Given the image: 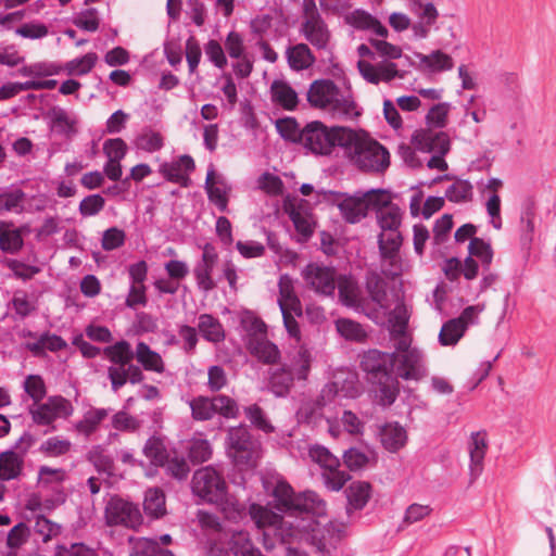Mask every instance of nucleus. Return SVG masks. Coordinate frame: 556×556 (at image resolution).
Masks as SVG:
<instances>
[{
    "mask_svg": "<svg viewBox=\"0 0 556 556\" xmlns=\"http://www.w3.org/2000/svg\"><path fill=\"white\" fill-rule=\"evenodd\" d=\"M231 457L236 465L247 468H253L257 465L261 457V445L257 441L247 447H241L238 452H231Z\"/></svg>",
    "mask_w": 556,
    "mask_h": 556,
    "instance_id": "nucleus-47",
    "label": "nucleus"
},
{
    "mask_svg": "<svg viewBox=\"0 0 556 556\" xmlns=\"http://www.w3.org/2000/svg\"><path fill=\"white\" fill-rule=\"evenodd\" d=\"M253 518L257 527H268L273 531L274 536H279L282 542H288L295 534V528L283 520V518L264 507L253 506Z\"/></svg>",
    "mask_w": 556,
    "mask_h": 556,
    "instance_id": "nucleus-13",
    "label": "nucleus"
},
{
    "mask_svg": "<svg viewBox=\"0 0 556 556\" xmlns=\"http://www.w3.org/2000/svg\"><path fill=\"white\" fill-rule=\"evenodd\" d=\"M108 377L114 392H117L127 382L137 384L142 382L144 379L142 369L139 366L131 364V362L125 367H109Z\"/></svg>",
    "mask_w": 556,
    "mask_h": 556,
    "instance_id": "nucleus-20",
    "label": "nucleus"
},
{
    "mask_svg": "<svg viewBox=\"0 0 556 556\" xmlns=\"http://www.w3.org/2000/svg\"><path fill=\"white\" fill-rule=\"evenodd\" d=\"M306 99L312 108L321 110L337 119H354L361 115L353 94L341 90L330 79L314 80L309 85Z\"/></svg>",
    "mask_w": 556,
    "mask_h": 556,
    "instance_id": "nucleus-2",
    "label": "nucleus"
},
{
    "mask_svg": "<svg viewBox=\"0 0 556 556\" xmlns=\"http://www.w3.org/2000/svg\"><path fill=\"white\" fill-rule=\"evenodd\" d=\"M24 469V460L13 453L4 451L0 453V481L18 479Z\"/></svg>",
    "mask_w": 556,
    "mask_h": 556,
    "instance_id": "nucleus-30",
    "label": "nucleus"
},
{
    "mask_svg": "<svg viewBox=\"0 0 556 556\" xmlns=\"http://www.w3.org/2000/svg\"><path fill=\"white\" fill-rule=\"evenodd\" d=\"M34 533L43 543H47L61 533V526L42 515H38L35 519Z\"/></svg>",
    "mask_w": 556,
    "mask_h": 556,
    "instance_id": "nucleus-49",
    "label": "nucleus"
},
{
    "mask_svg": "<svg viewBox=\"0 0 556 556\" xmlns=\"http://www.w3.org/2000/svg\"><path fill=\"white\" fill-rule=\"evenodd\" d=\"M488 447V434L485 431L471 433L468 442V452L470 456L469 469L472 480L477 479L483 470V462Z\"/></svg>",
    "mask_w": 556,
    "mask_h": 556,
    "instance_id": "nucleus-16",
    "label": "nucleus"
},
{
    "mask_svg": "<svg viewBox=\"0 0 556 556\" xmlns=\"http://www.w3.org/2000/svg\"><path fill=\"white\" fill-rule=\"evenodd\" d=\"M293 381L292 370L281 367L271 371L268 388L276 396H286L290 392Z\"/></svg>",
    "mask_w": 556,
    "mask_h": 556,
    "instance_id": "nucleus-35",
    "label": "nucleus"
},
{
    "mask_svg": "<svg viewBox=\"0 0 556 556\" xmlns=\"http://www.w3.org/2000/svg\"><path fill=\"white\" fill-rule=\"evenodd\" d=\"M241 324L247 332V341H257L267 337V326L261 318L247 316L242 318Z\"/></svg>",
    "mask_w": 556,
    "mask_h": 556,
    "instance_id": "nucleus-59",
    "label": "nucleus"
},
{
    "mask_svg": "<svg viewBox=\"0 0 556 556\" xmlns=\"http://www.w3.org/2000/svg\"><path fill=\"white\" fill-rule=\"evenodd\" d=\"M191 416L194 420L205 421L214 417V404L212 397L199 395L189 402Z\"/></svg>",
    "mask_w": 556,
    "mask_h": 556,
    "instance_id": "nucleus-46",
    "label": "nucleus"
},
{
    "mask_svg": "<svg viewBox=\"0 0 556 556\" xmlns=\"http://www.w3.org/2000/svg\"><path fill=\"white\" fill-rule=\"evenodd\" d=\"M271 100L285 110L292 111L298 105V93L283 80H274L270 86Z\"/></svg>",
    "mask_w": 556,
    "mask_h": 556,
    "instance_id": "nucleus-28",
    "label": "nucleus"
},
{
    "mask_svg": "<svg viewBox=\"0 0 556 556\" xmlns=\"http://www.w3.org/2000/svg\"><path fill=\"white\" fill-rule=\"evenodd\" d=\"M130 556H175L169 549L161 547L154 539H130Z\"/></svg>",
    "mask_w": 556,
    "mask_h": 556,
    "instance_id": "nucleus-34",
    "label": "nucleus"
},
{
    "mask_svg": "<svg viewBox=\"0 0 556 556\" xmlns=\"http://www.w3.org/2000/svg\"><path fill=\"white\" fill-rule=\"evenodd\" d=\"M194 167V161L190 155H181L176 161L161 165L160 173L168 181L179 184L182 187H188L190 180L189 173H191Z\"/></svg>",
    "mask_w": 556,
    "mask_h": 556,
    "instance_id": "nucleus-17",
    "label": "nucleus"
},
{
    "mask_svg": "<svg viewBox=\"0 0 556 556\" xmlns=\"http://www.w3.org/2000/svg\"><path fill=\"white\" fill-rule=\"evenodd\" d=\"M244 413L249 421L258 430L265 433L275 431V427L268 420L264 409L257 404H252L244 408Z\"/></svg>",
    "mask_w": 556,
    "mask_h": 556,
    "instance_id": "nucleus-50",
    "label": "nucleus"
},
{
    "mask_svg": "<svg viewBox=\"0 0 556 556\" xmlns=\"http://www.w3.org/2000/svg\"><path fill=\"white\" fill-rule=\"evenodd\" d=\"M295 513H312L321 515L325 513L326 503L314 491H305L296 494Z\"/></svg>",
    "mask_w": 556,
    "mask_h": 556,
    "instance_id": "nucleus-37",
    "label": "nucleus"
},
{
    "mask_svg": "<svg viewBox=\"0 0 556 556\" xmlns=\"http://www.w3.org/2000/svg\"><path fill=\"white\" fill-rule=\"evenodd\" d=\"M105 520L109 526H124L135 529L141 525L139 508L121 497H112L105 506Z\"/></svg>",
    "mask_w": 556,
    "mask_h": 556,
    "instance_id": "nucleus-11",
    "label": "nucleus"
},
{
    "mask_svg": "<svg viewBox=\"0 0 556 556\" xmlns=\"http://www.w3.org/2000/svg\"><path fill=\"white\" fill-rule=\"evenodd\" d=\"M227 440L230 455L231 452H238L241 447H247L248 445H251V443L255 442L244 426L230 428Z\"/></svg>",
    "mask_w": 556,
    "mask_h": 556,
    "instance_id": "nucleus-52",
    "label": "nucleus"
},
{
    "mask_svg": "<svg viewBox=\"0 0 556 556\" xmlns=\"http://www.w3.org/2000/svg\"><path fill=\"white\" fill-rule=\"evenodd\" d=\"M198 329L208 342L219 343L225 340V329L222 323L211 314L199 316Z\"/></svg>",
    "mask_w": 556,
    "mask_h": 556,
    "instance_id": "nucleus-31",
    "label": "nucleus"
},
{
    "mask_svg": "<svg viewBox=\"0 0 556 556\" xmlns=\"http://www.w3.org/2000/svg\"><path fill=\"white\" fill-rule=\"evenodd\" d=\"M370 46L376 50L377 54L384 60L372 64L365 60L357 62V68L362 77L374 85L380 83H390L399 78H405L407 72L400 70L393 60L400 59L403 55V50L400 46H395L382 39H369Z\"/></svg>",
    "mask_w": 556,
    "mask_h": 556,
    "instance_id": "nucleus-4",
    "label": "nucleus"
},
{
    "mask_svg": "<svg viewBox=\"0 0 556 556\" xmlns=\"http://www.w3.org/2000/svg\"><path fill=\"white\" fill-rule=\"evenodd\" d=\"M276 508L283 513L295 514L296 494L286 482H278L274 489Z\"/></svg>",
    "mask_w": 556,
    "mask_h": 556,
    "instance_id": "nucleus-39",
    "label": "nucleus"
},
{
    "mask_svg": "<svg viewBox=\"0 0 556 556\" xmlns=\"http://www.w3.org/2000/svg\"><path fill=\"white\" fill-rule=\"evenodd\" d=\"M312 361L311 351L305 345H300L291 361L292 370L299 380L307 378Z\"/></svg>",
    "mask_w": 556,
    "mask_h": 556,
    "instance_id": "nucleus-48",
    "label": "nucleus"
},
{
    "mask_svg": "<svg viewBox=\"0 0 556 556\" xmlns=\"http://www.w3.org/2000/svg\"><path fill=\"white\" fill-rule=\"evenodd\" d=\"M144 513L153 518H160L166 513L165 494L159 489H149L143 501Z\"/></svg>",
    "mask_w": 556,
    "mask_h": 556,
    "instance_id": "nucleus-40",
    "label": "nucleus"
},
{
    "mask_svg": "<svg viewBox=\"0 0 556 556\" xmlns=\"http://www.w3.org/2000/svg\"><path fill=\"white\" fill-rule=\"evenodd\" d=\"M288 64L293 71H303L312 67L316 58L307 43L300 42L286 50Z\"/></svg>",
    "mask_w": 556,
    "mask_h": 556,
    "instance_id": "nucleus-24",
    "label": "nucleus"
},
{
    "mask_svg": "<svg viewBox=\"0 0 556 556\" xmlns=\"http://www.w3.org/2000/svg\"><path fill=\"white\" fill-rule=\"evenodd\" d=\"M412 142L415 148L426 153L447 154L451 149L450 137L444 131L420 129L413 135Z\"/></svg>",
    "mask_w": 556,
    "mask_h": 556,
    "instance_id": "nucleus-14",
    "label": "nucleus"
},
{
    "mask_svg": "<svg viewBox=\"0 0 556 556\" xmlns=\"http://www.w3.org/2000/svg\"><path fill=\"white\" fill-rule=\"evenodd\" d=\"M305 287L318 295L331 296L337 288V270L321 263H309L301 271Z\"/></svg>",
    "mask_w": 556,
    "mask_h": 556,
    "instance_id": "nucleus-8",
    "label": "nucleus"
},
{
    "mask_svg": "<svg viewBox=\"0 0 556 556\" xmlns=\"http://www.w3.org/2000/svg\"><path fill=\"white\" fill-rule=\"evenodd\" d=\"M469 256L481 261L482 266L489 268L493 258V251L490 243L481 238H472L469 242Z\"/></svg>",
    "mask_w": 556,
    "mask_h": 556,
    "instance_id": "nucleus-54",
    "label": "nucleus"
},
{
    "mask_svg": "<svg viewBox=\"0 0 556 556\" xmlns=\"http://www.w3.org/2000/svg\"><path fill=\"white\" fill-rule=\"evenodd\" d=\"M410 314L403 301H400L389 313L390 331L401 332L408 327Z\"/></svg>",
    "mask_w": 556,
    "mask_h": 556,
    "instance_id": "nucleus-53",
    "label": "nucleus"
},
{
    "mask_svg": "<svg viewBox=\"0 0 556 556\" xmlns=\"http://www.w3.org/2000/svg\"><path fill=\"white\" fill-rule=\"evenodd\" d=\"M247 349L251 355L266 365L276 364L280 359V351L267 337L261 340L247 341Z\"/></svg>",
    "mask_w": 556,
    "mask_h": 556,
    "instance_id": "nucleus-26",
    "label": "nucleus"
},
{
    "mask_svg": "<svg viewBox=\"0 0 556 556\" xmlns=\"http://www.w3.org/2000/svg\"><path fill=\"white\" fill-rule=\"evenodd\" d=\"M276 128L286 140L299 143L302 142V129L294 118L288 117L278 119L276 122Z\"/></svg>",
    "mask_w": 556,
    "mask_h": 556,
    "instance_id": "nucleus-61",
    "label": "nucleus"
},
{
    "mask_svg": "<svg viewBox=\"0 0 556 556\" xmlns=\"http://www.w3.org/2000/svg\"><path fill=\"white\" fill-rule=\"evenodd\" d=\"M135 358L147 371L163 374L165 363L162 356L153 351L146 342H138L135 350Z\"/></svg>",
    "mask_w": 556,
    "mask_h": 556,
    "instance_id": "nucleus-27",
    "label": "nucleus"
},
{
    "mask_svg": "<svg viewBox=\"0 0 556 556\" xmlns=\"http://www.w3.org/2000/svg\"><path fill=\"white\" fill-rule=\"evenodd\" d=\"M396 362L395 353H386L379 350H368L361 355V369L366 374L368 382L383 379L393 374Z\"/></svg>",
    "mask_w": 556,
    "mask_h": 556,
    "instance_id": "nucleus-10",
    "label": "nucleus"
},
{
    "mask_svg": "<svg viewBox=\"0 0 556 556\" xmlns=\"http://www.w3.org/2000/svg\"><path fill=\"white\" fill-rule=\"evenodd\" d=\"M338 332L346 340L363 342L367 338L364 327L352 319L341 318L336 323Z\"/></svg>",
    "mask_w": 556,
    "mask_h": 556,
    "instance_id": "nucleus-45",
    "label": "nucleus"
},
{
    "mask_svg": "<svg viewBox=\"0 0 556 556\" xmlns=\"http://www.w3.org/2000/svg\"><path fill=\"white\" fill-rule=\"evenodd\" d=\"M12 223L0 222V249L7 253H16L23 247L20 229H12Z\"/></svg>",
    "mask_w": 556,
    "mask_h": 556,
    "instance_id": "nucleus-36",
    "label": "nucleus"
},
{
    "mask_svg": "<svg viewBox=\"0 0 556 556\" xmlns=\"http://www.w3.org/2000/svg\"><path fill=\"white\" fill-rule=\"evenodd\" d=\"M103 355L112 363L111 367H125L135 358V351L126 340L105 346Z\"/></svg>",
    "mask_w": 556,
    "mask_h": 556,
    "instance_id": "nucleus-29",
    "label": "nucleus"
},
{
    "mask_svg": "<svg viewBox=\"0 0 556 556\" xmlns=\"http://www.w3.org/2000/svg\"><path fill=\"white\" fill-rule=\"evenodd\" d=\"M135 144L146 152H155L162 149L164 139L160 132L146 129L137 137Z\"/></svg>",
    "mask_w": 556,
    "mask_h": 556,
    "instance_id": "nucleus-55",
    "label": "nucleus"
},
{
    "mask_svg": "<svg viewBox=\"0 0 556 556\" xmlns=\"http://www.w3.org/2000/svg\"><path fill=\"white\" fill-rule=\"evenodd\" d=\"M351 129L343 126L328 127L314 121L302 128L301 144L311 153L330 156L337 149H345Z\"/></svg>",
    "mask_w": 556,
    "mask_h": 556,
    "instance_id": "nucleus-5",
    "label": "nucleus"
},
{
    "mask_svg": "<svg viewBox=\"0 0 556 556\" xmlns=\"http://www.w3.org/2000/svg\"><path fill=\"white\" fill-rule=\"evenodd\" d=\"M108 415L109 410L105 408H91L84 414L83 419L74 425V428L79 434L88 438L98 430Z\"/></svg>",
    "mask_w": 556,
    "mask_h": 556,
    "instance_id": "nucleus-32",
    "label": "nucleus"
},
{
    "mask_svg": "<svg viewBox=\"0 0 556 556\" xmlns=\"http://www.w3.org/2000/svg\"><path fill=\"white\" fill-rule=\"evenodd\" d=\"M369 191L363 197H350L339 204L343 218L351 224L358 223L366 217L368 210H371Z\"/></svg>",
    "mask_w": 556,
    "mask_h": 556,
    "instance_id": "nucleus-19",
    "label": "nucleus"
},
{
    "mask_svg": "<svg viewBox=\"0 0 556 556\" xmlns=\"http://www.w3.org/2000/svg\"><path fill=\"white\" fill-rule=\"evenodd\" d=\"M74 413L70 400L61 396H49L45 403H34L29 407L33 421L38 426H49L58 418H67Z\"/></svg>",
    "mask_w": 556,
    "mask_h": 556,
    "instance_id": "nucleus-9",
    "label": "nucleus"
},
{
    "mask_svg": "<svg viewBox=\"0 0 556 556\" xmlns=\"http://www.w3.org/2000/svg\"><path fill=\"white\" fill-rule=\"evenodd\" d=\"M191 488L195 495L208 503H220L227 493L223 476L212 466H205L194 471Z\"/></svg>",
    "mask_w": 556,
    "mask_h": 556,
    "instance_id": "nucleus-7",
    "label": "nucleus"
},
{
    "mask_svg": "<svg viewBox=\"0 0 556 556\" xmlns=\"http://www.w3.org/2000/svg\"><path fill=\"white\" fill-rule=\"evenodd\" d=\"M370 383L378 387V397L381 405L388 406L394 403L399 394V382L393 374Z\"/></svg>",
    "mask_w": 556,
    "mask_h": 556,
    "instance_id": "nucleus-42",
    "label": "nucleus"
},
{
    "mask_svg": "<svg viewBox=\"0 0 556 556\" xmlns=\"http://www.w3.org/2000/svg\"><path fill=\"white\" fill-rule=\"evenodd\" d=\"M88 459L99 472L111 475L114 469L113 459L101 446H94L88 453Z\"/></svg>",
    "mask_w": 556,
    "mask_h": 556,
    "instance_id": "nucleus-64",
    "label": "nucleus"
},
{
    "mask_svg": "<svg viewBox=\"0 0 556 556\" xmlns=\"http://www.w3.org/2000/svg\"><path fill=\"white\" fill-rule=\"evenodd\" d=\"M417 58L432 72L450 71L454 66L453 59L441 50H435L430 54L418 53Z\"/></svg>",
    "mask_w": 556,
    "mask_h": 556,
    "instance_id": "nucleus-43",
    "label": "nucleus"
},
{
    "mask_svg": "<svg viewBox=\"0 0 556 556\" xmlns=\"http://www.w3.org/2000/svg\"><path fill=\"white\" fill-rule=\"evenodd\" d=\"M337 288L339 299L343 305L365 313L370 319H376L378 317V309L368 311L366 308L361 296L358 285L352 276H338Z\"/></svg>",
    "mask_w": 556,
    "mask_h": 556,
    "instance_id": "nucleus-12",
    "label": "nucleus"
},
{
    "mask_svg": "<svg viewBox=\"0 0 556 556\" xmlns=\"http://www.w3.org/2000/svg\"><path fill=\"white\" fill-rule=\"evenodd\" d=\"M379 438L382 446L389 452H397L407 441L406 430L397 422H388L380 428Z\"/></svg>",
    "mask_w": 556,
    "mask_h": 556,
    "instance_id": "nucleus-25",
    "label": "nucleus"
},
{
    "mask_svg": "<svg viewBox=\"0 0 556 556\" xmlns=\"http://www.w3.org/2000/svg\"><path fill=\"white\" fill-rule=\"evenodd\" d=\"M311 459L318 464L324 470L336 469L340 467L339 459L332 455L326 447L320 445L312 446L308 451Z\"/></svg>",
    "mask_w": 556,
    "mask_h": 556,
    "instance_id": "nucleus-57",
    "label": "nucleus"
},
{
    "mask_svg": "<svg viewBox=\"0 0 556 556\" xmlns=\"http://www.w3.org/2000/svg\"><path fill=\"white\" fill-rule=\"evenodd\" d=\"M387 285L384 280L378 274H371L367 277L366 289L372 302H375L380 308L388 309L387 303Z\"/></svg>",
    "mask_w": 556,
    "mask_h": 556,
    "instance_id": "nucleus-41",
    "label": "nucleus"
},
{
    "mask_svg": "<svg viewBox=\"0 0 556 556\" xmlns=\"http://www.w3.org/2000/svg\"><path fill=\"white\" fill-rule=\"evenodd\" d=\"M445 197L454 203L469 201L472 198V185L467 180L457 179L446 189Z\"/></svg>",
    "mask_w": 556,
    "mask_h": 556,
    "instance_id": "nucleus-56",
    "label": "nucleus"
},
{
    "mask_svg": "<svg viewBox=\"0 0 556 556\" xmlns=\"http://www.w3.org/2000/svg\"><path fill=\"white\" fill-rule=\"evenodd\" d=\"M299 33L316 50H330L331 30L319 13L315 0H303Z\"/></svg>",
    "mask_w": 556,
    "mask_h": 556,
    "instance_id": "nucleus-6",
    "label": "nucleus"
},
{
    "mask_svg": "<svg viewBox=\"0 0 556 556\" xmlns=\"http://www.w3.org/2000/svg\"><path fill=\"white\" fill-rule=\"evenodd\" d=\"M279 296L278 305L281 312L293 311L299 317L302 316V303L295 293L293 279L289 275H282L278 282Z\"/></svg>",
    "mask_w": 556,
    "mask_h": 556,
    "instance_id": "nucleus-21",
    "label": "nucleus"
},
{
    "mask_svg": "<svg viewBox=\"0 0 556 556\" xmlns=\"http://www.w3.org/2000/svg\"><path fill=\"white\" fill-rule=\"evenodd\" d=\"M396 361L400 362V376L405 380H420L427 375L424 355L418 349H413L400 356L396 355Z\"/></svg>",
    "mask_w": 556,
    "mask_h": 556,
    "instance_id": "nucleus-18",
    "label": "nucleus"
},
{
    "mask_svg": "<svg viewBox=\"0 0 556 556\" xmlns=\"http://www.w3.org/2000/svg\"><path fill=\"white\" fill-rule=\"evenodd\" d=\"M466 330L459 325V320L454 318L446 321L439 333V340L442 345H453L458 342Z\"/></svg>",
    "mask_w": 556,
    "mask_h": 556,
    "instance_id": "nucleus-60",
    "label": "nucleus"
},
{
    "mask_svg": "<svg viewBox=\"0 0 556 556\" xmlns=\"http://www.w3.org/2000/svg\"><path fill=\"white\" fill-rule=\"evenodd\" d=\"M52 131L71 138L77 132V118L60 106H53L47 112Z\"/></svg>",
    "mask_w": 556,
    "mask_h": 556,
    "instance_id": "nucleus-22",
    "label": "nucleus"
},
{
    "mask_svg": "<svg viewBox=\"0 0 556 556\" xmlns=\"http://www.w3.org/2000/svg\"><path fill=\"white\" fill-rule=\"evenodd\" d=\"M24 390L34 403L41 402L47 395L46 383L39 375L27 376L24 381Z\"/></svg>",
    "mask_w": 556,
    "mask_h": 556,
    "instance_id": "nucleus-63",
    "label": "nucleus"
},
{
    "mask_svg": "<svg viewBox=\"0 0 556 556\" xmlns=\"http://www.w3.org/2000/svg\"><path fill=\"white\" fill-rule=\"evenodd\" d=\"M214 412L227 419L239 416V406L237 402L228 395L219 394L212 397Z\"/></svg>",
    "mask_w": 556,
    "mask_h": 556,
    "instance_id": "nucleus-58",
    "label": "nucleus"
},
{
    "mask_svg": "<svg viewBox=\"0 0 556 556\" xmlns=\"http://www.w3.org/2000/svg\"><path fill=\"white\" fill-rule=\"evenodd\" d=\"M105 206V199L99 194H89L85 197L78 206L79 214L83 217H91L98 215Z\"/></svg>",
    "mask_w": 556,
    "mask_h": 556,
    "instance_id": "nucleus-62",
    "label": "nucleus"
},
{
    "mask_svg": "<svg viewBox=\"0 0 556 556\" xmlns=\"http://www.w3.org/2000/svg\"><path fill=\"white\" fill-rule=\"evenodd\" d=\"M534 218H535V207L534 203L529 201L525 204L521 217H520V228H521V237L520 241L525 249L529 250L534 235Z\"/></svg>",
    "mask_w": 556,
    "mask_h": 556,
    "instance_id": "nucleus-38",
    "label": "nucleus"
},
{
    "mask_svg": "<svg viewBox=\"0 0 556 556\" xmlns=\"http://www.w3.org/2000/svg\"><path fill=\"white\" fill-rule=\"evenodd\" d=\"M348 510L362 509L370 498L371 485L366 481H354L345 490Z\"/></svg>",
    "mask_w": 556,
    "mask_h": 556,
    "instance_id": "nucleus-33",
    "label": "nucleus"
},
{
    "mask_svg": "<svg viewBox=\"0 0 556 556\" xmlns=\"http://www.w3.org/2000/svg\"><path fill=\"white\" fill-rule=\"evenodd\" d=\"M205 189L208 200L214 203L220 212H226L228 206V191L230 188L226 185L224 179L216 177L214 169L207 172Z\"/></svg>",
    "mask_w": 556,
    "mask_h": 556,
    "instance_id": "nucleus-23",
    "label": "nucleus"
},
{
    "mask_svg": "<svg viewBox=\"0 0 556 556\" xmlns=\"http://www.w3.org/2000/svg\"><path fill=\"white\" fill-rule=\"evenodd\" d=\"M344 155L358 169L369 173H382L390 165L388 150L365 131H350Z\"/></svg>",
    "mask_w": 556,
    "mask_h": 556,
    "instance_id": "nucleus-3",
    "label": "nucleus"
},
{
    "mask_svg": "<svg viewBox=\"0 0 556 556\" xmlns=\"http://www.w3.org/2000/svg\"><path fill=\"white\" fill-rule=\"evenodd\" d=\"M143 454L154 466H164L168 456L163 440L154 435L147 440Z\"/></svg>",
    "mask_w": 556,
    "mask_h": 556,
    "instance_id": "nucleus-44",
    "label": "nucleus"
},
{
    "mask_svg": "<svg viewBox=\"0 0 556 556\" xmlns=\"http://www.w3.org/2000/svg\"><path fill=\"white\" fill-rule=\"evenodd\" d=\"M98 61V55L94 52H89L81 58L68 61L65 64V71L68 75H86L88 74Z\"/></svg>",
    "mask_w": 556,
    "mask_h": 556,
    "instance_id": "nucleus-51",
    "label": "nucleus"
},
{
    "mask_svg": "<svg viewBox=\"0 0 556 556\" xmlns=\"http://www.w3.org/2000/svg\"><path fill=\"white\" fill-rule=\"evenodd\" d=\"M201 260L195 264L193 268V275L195 277L198 287L208 292L215 289L216 283L212 278V273L217 264L218 254L215 248L211 243H206L203 247Z\"/></svg>",
    "mask_w": 556,
    "mask_h": 556,
    "instance_id": "nucleus-15",
    "label": "nucleus"
},
{
    "mask_svg": "<svg viewBox=\"0 0 556 556\" xmlns=\"http://www.w3.org/2000/svg\"><path fill=\"white\" fill-rule=\"evenodd\" d=\"M371 211L379 227L377 243L382 274L391 279L402 275L404 263L400 255L403 235L400 230L404 211L392 201V194L384 189L369 190Z\"/></svg>",
    "mask_w": 556,
    "mask_h": 556,
    "instance_id": "nucleus-1",
    "label": "nucleus"
}]
</instances>
